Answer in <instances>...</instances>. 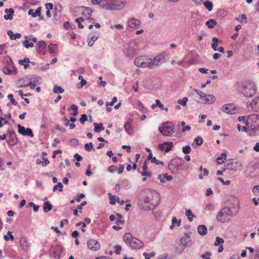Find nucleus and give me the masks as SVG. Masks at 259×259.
Masks as SVG:
<instances>
[{
	"label": "nucleus",
	"mask_w": 259,
	"mask_h": 259,
	"mask_svg": "<svg viewBox=\"0 0 259 259\" xmlns=\"http://www.w3.org/2000/svg\"><path fill=\"white\" fill-rule=\"evenodd\" d=\"M41 7H38L34 12V15H32V17L35 18L37 16L40 17L41 14Z\"/></svg>",
	"instance_id": "53"
},
{
	"label": "nucleus",
	"mask_w": 259,
	"mask_h": 259,
	"mask_svg": "<svg viewBox=\"0 0 259 259\" xmlns=\"http://www.w3.org/2000/svg\"><path fill=\"white\" fill-rule=\"evenodd\" d=\"M140 23V21L135 18L130 19L128 21V25L132 28L139 26Z\"/></svg>",
	"instance_id": "26"
},
{
	"label": "nucleus",
	"mask_w": 259,
	"mask_h": 259,
	"mask_svg": "<svg viewBox=\"0 0 259 259\" xmlns=\"http://www.w3.org/2000/svg\"><path fill=\"white\" fill-rule=\"evenodd\" d=\"M172 147L173 143L171 142H165L158 145V148L160 151H164L167 153L171 150Z\"/></svg>",
	"instance_id": "15"
},
{
	"label": "nucleus",
	"mask_w": 259,
	"mask_h": 259,
	"mask_svg": "<svg viewBox=\"0 0 259 259\" xmlns=\"http://www.w3.org/2000/svg\"><path fill=\"white\" fill-rule=\"evenodd\" d=\"M6 141L9 145L14 146L17 144L18 139L16 135H12V136L8 137Z\"/></svg>",
	"instance_id": "25"
},
{
	"label": "nucleus",
	"mask_w": 259,
	"mask_h": 259,
	"mask_svg": "<svg viewBox=\"0 0 259 259\" xmlns=\"http://www.w3.org/2000/svg\"><path fill=\"white\" fill-rule=\"evenodd\" d=\"M239 90L245 97L250 98L253 96L256 93L255 84L251 81H246L238 83Z\"/></svg>",
	"instance_id": "1"
},
{
	"label": "nucleus",
	"mask_w": 259,
	"mask_h": 259,
	"mask_svg": "<svg viewBox=\"0 0 259 259\" xmlns=\"http://www.w3.org/2000/svg\"><path fill=\"white\" fill-rule=\"evenodd\" d=\"M70 142L71 144L73 146H77L78 144V141L76 139H71Z\"/></svg>",
	"instance_id": "64"
},
{
	"label": "nucleus",
	"mask_w": 259,
	"mask_h": 259,
	"mask_svg": "<svg viewBox=\"0 0 259 259\" xmlns=\"http://www.w3.org/2000/svg\"><path fill=\"white\" fill-rule=\"evenodd\" d=\"M182 151L184 154H189L191 151V148L189 145L185 146L183 147Z\"/></svg>",
	"instance_id": "47"
},
{
	"label": "nucleus",
	"mask_w": 259,
	"mask_h": 259,
	"mask_svg": "<svg viewBox=\"0 0 259 259\" xmlns=\"http://www.w3.org/2000/svg\"><path fill=\"white\" fill-rule=\"evenodd\" d=\"M182 159L175 157L170 160L168 163V167L173 174H179L183 170Z\"/></svg>",
	"instance_id": "3"
},
{
	"label": "nucleus",
	"mask_w": 259,
	"mask_h": 259,
	"mask_svg": "<svg viewBox=\"0 0 259 259\" xmlns=\"http://www.w3.org/2000/svg\"><path fill=\"white\" fill-rule=\"evenodd\" d=\"M222 110L224 112L233 114L235 113L236 109L233 106L232 104H226L223 106Z\"/></svg>",
	"instance_id": "18"
},
{
	"label": "nucleus",
	"mask_w": 259,
	"mask_h": 259,
	"mask_svg": "<svg viewBox=\"0 0 259 259\" xmlns=\"http://www.w3.org/2000/svg\"><path fill=\"white\" fill-rule=\"evenodd\" d=\"M41 80V78L39 77L36 78L34 81H30L29 83L26 84L24 85H21L19 87L20 88H26L28 87H30V89L33 90L34 89L35 87L37 85V82H38Z\"/></svg>",
	"instance_id": "23"
},
{
	"label": "nucleus",
	"mask_w": 259,
	"mask_h": 259,
	"mask_svg": "<svg viewBox=\"0 0 259 259\" xmlns=\"http://www.w3.org/2000/svg\"><path fill=\"white\" fill-rule=\"evenodd\" d=\"M37 51L39 54L44 55L46 52L47 44L44 41H38L37 44Z\"/></svg>",
	"instance_id": "19"
},
{
	"label": "nucleus",
	"mask_w": 259,
	"mask_h": 259,
	"mask_svg": "<svg viewBox=\"0 0 259 259\" xmlns=\"http://www.w3.org/2000/svg\"><path fill=\"white\" fill-rule=\"evenodd\" d=\"M234 215V213L231 208L225 207L221 209L217 215L218 221L225 223L229 221Z\"/></svg>",
	"instance_id": "4"
},
{
	"label": "nucleus",
	"mask_w": 259,
	"mask_h": 259,
	"mask_svg": "<svg viewBox=\"0 0 259 259\" xmlns=\"http://www.w3.org/2000/svg\"><path fill=\"white\" fill-rule=\"evenodd\" d=\"M110 197V203L112 205L115 204L116 202H119V198L115 195H112L110 193H108Z\"/></svg>",
	"instance_id": "30"
},
{
	"label": "nucleus",
	"mask_w": 259,
	"mask_h": 259,
	"mask_svg": "<svg viewBox=\"0 0 259 259\" xmlns=\"http://www.w3.org/2000/svg\"><path fill=\"white\" fill-rule=\"evenodd\" d=\"M195 92L199 97L197 102L203 104H212L215 101V97L211 95H207L201 91L195 89Z\"/></svg>",
	"instance_id": "5"
},
{
	"label": "nucleus",
	"mask_w": 259,
	"mask_h": 259,
	"mask_svg": "<svg viewBox=\"0 0 259 259\" xmlns=\"http://www.w3.org/2000/svg\"><path fill=\"white\" fill-rule=\"evenodd\" d=\"M247 19V17L244 14H242V15H240L238 16V18H236V20H237V21H239L240 23H243L244 22H243V20H244L245 21H246ZM246 23V21H245L244 22V23Z\"/></svg>",
	"instance_id": "44"
},
{
	"label": "nucleus",
	"mask_w": 259,
	"mask_h": 259,
	"mask_svg": "<svg viewBox=\"0 0 259 259\" xmlns=\"http://www.w3.org/2000/svg\"><path fill=\"white\" fill-rule=\"evenodd\" d=\"M53 92L55 94H62L64 92V89L62 88L60 86L55 85L53 89Z\"/></svg>",
	"instance_id": "37"
},
{
	"label": "nucleus",
	"mask_w": 259,
	"mask_h": 259,
	"mask_svg": "<svg viewBox=\"0 0 259 259\" xmlns=\"http://www.w3.org/2000/svg\"><path fill=\"white\" fill-rule=\"evenodd\" d=\"M164 60V56L159 54L156 56L153 59H149L150 61H148V68L149 69H153L155 67L159 66L160 62H163Z\"/></svg>",
	"instance_id": "10"
},
{
	"label": "nucleus",
	"mask_w": 259,
	"mask_h": 259,
	"mask_svg": "<svg viewBox=\"0 0 259 259\" xmlns=\"http://www.w3.org/2000/svg\"><path fill=\"white\" fill-rule=\"evenodd\" d=\"M148 60L143 56L136 58L134 60L135 65L139 67H148Z\"/></svg>",
	"instance_id": "11"
},
{
	"label": "nucleus",
	"mask_w": 259,
	"mask_h": 259,
	"mask_svg": "<svg viewBox=\"0 0 259 259\" xmlns=\"http://www.w3.org/2000/svg\"><path fill=\"white\" fill-rule=\"evenodd\" d=\"M54 10L59 12V14H60L62 12V6L60 4H58L55 5Z\"/></svg>",
	"instance_id": "55"
},
{
	"label": "nucleus",
	"mask_w": 259,
	"mask_h": 259,
	"mask_svg": "<svg viewBox=\"0 0 259 259\" xmlns=\"http://www.w3.org/2000/svg\"><path fill=\"white\" fill-rule=\"evenodd\" d=\"M57 45L56 44H50L48 46L49 53L51 54H56L57 52Z\"/></svg>",
	"instance_id": "33"
},
{
	"label": "nucleus",
	"mask_w": 259,
	"mask_h": 259,
	"mask_svg": "<svg viewBox=\"0 0 259 259\" xmlns=\"http://www.w3.org/2000/svg\"><path fill=\"white\" fill-rule=\"evenodd\" d=\"M152 163H155L157 165L161 164L164 165V163L162 161L157 160L156 157L154 156V158L152 159Z\"/></svg>",
	"instance_id": "54"
},
{
	"label": "nucleus",
	"mask_w": 259,
	"mask_h": 259,
	"mask_svg": "<svg viewBox=\"0 0 259 259\" xmlns=\"http://www.w3.org/2000/svg\"><path fill=\"white\" fill-rule=\"evenodd\" d=\"M12 135H16L15 131L14 130H8L6 134V138L12 136Z\"/></svg>",
	"instance_id": "61"
},
{
	"label": "nucleus",
	"mask_w": 259,
	"mask_h": 259,
	"mask_svg": "<svg viewBox=\"0 0 259 259\" xmlns=\"http://www.w3.org/2000/svg\"><path fill=\"white\" fill-rule=\"evenodd\" d=\"M94 131L96 133H99L101 132V131H103L104 130V127H103V123H100L99 124H98L97 123H94Z\"/></svg>",
	"instance_id": "34"
},
{
	"label": "nucleus",
	"mask_w": 259,
	"mask_h": 259,
	"mask_svg": "<svg viewBox=\"0 0 259 259\" xmlns=\"http://www.w3.org/2000/svg\"><path fill=\"white\" fill-rule=\"evenodd\" d=\"M197 231L198 233L202 236L206 235L207 233V228L204 225H199L197 227Z\"/></svg>",
	"instance_id": "27"
},
{
	"label": "nucleus",
	"mask_w": 259,
	"mask_h": 259,
	"mask_svg": "<svg viewBox=\"0 0 259 259\" xmlns=\"http://www.w3.org/2000/svg\"><path fill=\"white\" fill-rule=\"evenodd\" d=\"M217 24V21L214 19H210L206 22L205 25L209 28H213Z\"/></svg>",
	"instance_id": "32"
},
{
	"label": "nucleus",
	"mask_w": 259,
	"mask_h": 259,
	"mask_svg": "<svg viewBox=\"0 0 259 259\" xmlns=\"http://www.w3.org/2000/svg\"><path fill=\"white\" fill-rule=\"evenodd\" d=\"M148 196L145 199V202L151 204H154L157 203L160 199V195L158 192L154 190H149L148 191Z\"/></svg>",
	"instance_id": "7"
},
{
	"label": "nucleus",
	"mask_w": 259,
	"mask_h": 259,
	"mask_svg": "<svg viewBox=\"0 0 259 259\" xmlns=\"http://www.w3.org/2000/svg\"><path fill=\"white\" fill-rule=\"evenodd\" d=\"M3 71L5 74H9L11 73V69L7 66H5L3 68Z\"/></svg>",
	"instance_id": "59"
},
{
	"label": "nucleus",
	"mask_w": 259,
	"mask_h": 259,
	"mask_svg": "<svg viewBox=\"0 0 259 259\" xmlns=\"http://www.w3.org/2000/svg\"><path fill=\"white\" fill-rule=\"evenodd\" d=\"M188 101V100L187 98L184 97L182 99L179 100L178 101V104L182 105L183 106H185Z\"/></svg>",
	"instance_id": "48"
},
{
	"label": "nucleus",
	"mask_w": 259,
	"mask_h": 259,
	"mask_svg": "<svg viewBox=\"0 0 259 259\" xmlns=\"http://www.w3.org/2000/svg\"><path fill=\"white\" fill-rule=\"evenodd\" d=\"M174 128V125L168 121L163 122L158 128L160 133L164 136H168L172 135L175 132Z\"/></svg>",
	"instance_id": "6"
},
{
	"label": "nucleus",
	"mask_w": 259,
	"mask_h": 259,
	"mask_svg": "<svg viewBox=\"0 0 259 259\" xmlns=\"http://www.w3.org/2000/svg\"><path fill=\"white\" fill-rule=\"evenodd\" d=\"M180 242L184 247H190L192 245V242L190 239V236L188 233H185L181 240Z\"/></svg>",
	"instance_id": "14"
},
{
	"label": "nucleus",
	"mask_w": 259,
	"mask_h": 259,
	"mask_svg": "<svg viewBox=\"0 0 259 259\" xmlns=\"http://www.w3.org/2000/svg\"><path fill=\"white\" fill-rule=\"evenodd\" d=\"M203 142V140L202 138L201 137H197L194 139L193 144L198 146H200Z\"/></svg>",
	"instance_id": "41"
},
{
	"label": "nucleus",
	"mask_w": 259,
	"mask_h": 259,
	"mask_svg": "<svg viewBox=\"0 0 259 259\" xmlns=\"http://www.w3.org/2000/svg\"><path fill=\"white\" fill-rule=\"evenodd\" d=\"M142 176L143 177H151L152 176V174L151 173V172L150 171H147V170L146 171H143L142 173Z\"/></svg>",
	"instance_id": "60"
},
{
	"label": "nucleus",
	"mask_w": 259,
	"mask_h": 259,
	"mask_svg": "<svg viewBox=\"0 0 259 259\" xmlns=\"http://www.w3.org/2000/svg\"><path fill=\"white\" fill-rule=\"evenodd\" d=\"M123 240L134 249H140L143 247L144 243L140 240L132 236L130 233H126L123 236Z\"/></svg>",
	"instance_id": "2"
},
{
	"label": "nucleus",
	"mask_w": 259,
	"mask_h": 259,
	"mask_svg": "<svg viewBox=\"0 0 259 259\" xmlns=\"http://www.w3.org/2000/svg\"><path fill=\"white\" fill-rule=\"evenodd\" d=\"M20 244L23 250L27 251L29 249V243L27 238L25 236H22L20 238Z\"/></svg>",
	"instance_id": "20"
},
{
	"label": "nucleus",
	"mask_w": 259,
	"mask_h": 259,
	"mask_svg": "<svg viewBox=\"0 0 259 259\" xmlns=\"http://www.w3.org/2000/svg\"><path fill=\"white\" fill-rule=\"evenodd\" d=\"M171 223L173 225H175V224L177 225V226H180L181 224V220H177L176 217H173L171 220Z\"/></svg>",
	"instance_id": "45"
},
{
	"label": "nucleus",
	"mask_w": 259,
	"mask_h": 259,
	"mask_svg": "<svg viewBox=\"0 0 259 259\" xmlns=\"http://www.w3.org/2000/svg\"><path fill=\"white\" fill-rule=\"evenodd\" d=\"M186 215L188 217V219L189 222H192L193 218L195 217V215L192 213L190 209H187L186 210Z\"/></svg>",
	"instance_id": "38"
},
{
	"label": "nucleus",
	"mask_w": 259,
	"mask_h": 259,
	"mask_svg": "<svg viewBox=\"0 0 259 259\" xmlns=\"http://www.w3.org/2000/svg\"><path fill=\"white\" fill-rule=\"evenodd\" d=\"M204 7L208 10V11H211L212 10L213 4L210 1L208 0L205 1L203 3Z\"/></svg>",
	"instance_id": "36"
},
{
	"label": "nucleus",
	"mask_w": 259,
	"mask_h": 259,
	"mask_svg": "<svg viewBox=\"0 0 259 259\" xmlns=\"http://www.w3.org/2000/svg\"><path fill=\"white\" fill-rule=\"evenodd\" d=\"M115 248V253L116 254H119L120 253V251L121 250V247L120 245H116L114 246Z\"/></svg>",
	"instance_id": "56"
},
{
	"label": "nucleus",
	"mask_w": 259,
	"mask_h": 259,
	"mask_svg": "<svg viewBox=\"0 0 259 259\" xmlns=\"http://www.w3.org/2000/svg\"><path fill=\"white\" fill-rule=\"evenodd\" d=\"M8 98L10 100L11 103L14 105H17L18 103L13 98V95L12 94H9L8 95Z\"/></svg>",
	"instance_id": "49"
},
{
	"label": "nucleus",
	"mask_w": 259,
	"mask_h": 259,
	"mask_svg": "<svg viewBox=\"0 0 259 259\" xmlns=\"http://www.w3.org/2000/svg\"><path fill=\"white\" fill-rule=\"evenodd\" d=\"M224 243V240L223 238L217 237L215 238V241L214 243V245L215 246H218L221 245H222Z\"/></svg>",
	"instance_id": "40"
},
{
	"label": "nucleus",
	"mask_w": 259,
	"mask_h": 259,
	"mask_svg": "<svg viewBox=\"0 0 259 259\" xmlns=\"http://www.w3.org/2000/svg\"><path fill=\"white\" fill-rule=\"evenodd\" d=\"M247 107L259 109V97H255L251 102L247 103Z\"/></svg>",
	"instance_id": "21"
},
{
	"label": "nucleus",
	"mask_w": 259,
	"mask_h": 259,
	"mask_svg": "<svg viewBox=\"0 0 259 259\" xmlns=\"http://www.w3.org/2000/svg\"><path fill=\"white\" fill-rule=\"evenodd\" d=\"M133 120L129 118L126 122L124 124V128L128 135H131L134 132L133 127L132 126Z\"/></svg>",
	"instance_id": "17"
},
{
	"label": "nucleus",
	"mask_w": 259,
	"mask_h": 259,
	"mask_svg": "<svg viewBox=\"0 0 259 259\" xmlns=\"http://www.w3.org/2000/svg\"><path fill=\"white\" fill-rule=\"evenodd\" d=\"M81 8L83 9H85L83 11V14L85 15H88L89 16L87 18V20L88 21L92 20L94 19L93 18H92L90 17V16L92 15V14L93 13V12L91 8H90L89 7H82Z\"/></svg>",
	"instance_id": "28"
},
{
	"label": "nucleus",
	"mask_w": 259,
	"mask_h": 259,
	"mask_svg": "<svg viewBox=\"0 0 259 259\" xmlns=\"http://www.w3.org/2000/svg\"><path fill=\"white\" fill-rule=\"evenodd\" d=\"M138 50L137 42L135 40H132L128 44L125 54L128 57L133 58L137 54Z\"/></svg>",
	"instance_id": "9"
},
{
	"label": "nucleus",
	"mask_w": 259,
	"mask_h": 259,
	"mask_svg": "<svg viewBox=\"0 0 259 259\" xmlns=\"http://www.w3.org/2000/svg\"><path fill=\"white\" fill-rule=\"evenodd\" d=\"M115 3L116 5H119V6H116L117 10L123 8L126 4V0H115Z\"/></svg>",
	"instance_id": "35"
},
{
	"label": "nucleus",
	"mask_w": 259,
	"mask_h": 259,
	"mask_svg": "<svg viewBox=\"0 0 259 259\" xmlns=\"http://www.w3.org/2000/svg\"><path fill=\"white\" fill-rule=\"evenodd\" d=\"M18 129V133L24 136H29L31 138L33 137V134L31 128L28 127L25 128L24 126L21 125L20 124H18L17 125Z\"/></svg>",
	"instance_id": "13"
},
{
	"label": "nucleus",
	"mask_w": 259,
	"mask_h": 259,
	"mask_svg": "<svg viewBox=\"0 0 259 259\" xmlns=\"http://www.w3.org/2000/svg\"><path fill=\"white\" fill-rule=\"evenodd\" d=\"M84 149L87 151H90L92 149H93V150L95 151V149L93 148V144L92 142L85 144Z\"/></svg>",
	"instance_id": "46"
},
{
	"label": "nucleus",
	"mask_w": 259,
	"mask_h": 259,
	"mask_svg": "<svg viewBox=\"0 0 259 259\" xmlns=\"http://www.w3.org/2000/svg\"><path fill=\"white\" fill-rule=\"evenodd\" d=\"M63 185L62 184V183L59 182L57 185H55L54 186V187L53 188V191H55L57 190V188H59L58 191L59 192H62L63 191Z\"/></svg>",
	"instance_id": "43"
},
{
	"label": "nucleus",
	"mask_w": 259,
	"mask_h": 259,
	"mask_svg": "<svg viewBox=\"0 0 259 259\" xmlns=\"http://www.w3.org/2000/svg\"><path fill=\"white\" fill-rule=\"evenodd\" d=\"M88 120V116L87 114H83L81 115V117L79 119L80 122L81 124H84L85 121H86Z\"/></svg>",
	"instance_id": "51"
},
{
	"label": "nucleus",
	"mask_w": 259,
	"mask_h": 259,
	"mask_svg": "<svg viewBox=\"0 0 259 259\" xmlns=\"http://www.w3.org/2000/svg\"><path fill=\"white\" fill-rule=\"evenodd\" d=\"M7 34L9 36L10 38L12 40L16 39L17 38H20L21 36V34L19 33H17L14 34L12 30H8L7 32Z\"/></svg>",
	"instance_id": "29"
},
{
	"label": "nucleus",
	"mask_w": 259,
	"mask_h": 259,
	"mask_svg": "<svg viewBox=\"0 0 259 259\" xmlns=\"http://www.w3.org/2000/svg\"><path fill=\"white\" fill-rule=\"evenodd\" d=\"M242 167V163L235 159H229L227 163L225 164V168L223 169L225 171L226 169L230 170L236 171L237 170H241Z\"/></svg>",
	"instance_id": "8"
},
{
	"label": "nucleus",
	"mask_w": 259,
	"mask_h": 259,
	"mask_svg": "<svg viewBox=\"0 0 259 259\" xmlns=\"http://www.w3.org/2000/svg\"><path fill=\"white\" fill-rule=\"evenodd\" d=\"M116 169L117 168H116V166L111 165L108 167V170L110 172H114L116 171Z\"/></svg>",
	"instance_id": "63"
},
{
	"label": "nucleus",
	"mask_w": 259,
	"mask_h": 259,
	"mask_svg": "<svg viewBox=\"0 0 259 259\" xmlns=\"http://www.w3.org/2000/svg\"><path fill=\"white\" fill-rule=\"evenodd\" d=\"M74 157L76 159V160L79 162V161H80L82 160V157L81 156H80L79 154H78V153H75L74 155Z\"/></svg>",
	"instance_id": "62"
},
{
	"label": "nucleus",
	"mask_w": 259,
	"mask_h": 259,
	"mask_svg": "<svg viewBox=\"0 0 259 259\" xmlns=\"http://www.w3.org/2000/svg\"><path fill=\"white\" fill-rule=\"evenodd\" d=\"M116 6H119V5L116 4L115 0H112L107 4H101L100 5L102 8L110 11L117 10Z\"/></svg>",
	"instance_id": "16"
},
{
	"label": "nucleus",
	"mask_w": 259,
	"mask_h": 259,
	"mask_svg": "<svg viewBox=\"0 0 259 259\" xmlns=\"http://www.w3.org/2000/svg\"><path fill=\"white\" fill-rule=\"evenodd\" d=\"M4 239L7 241L9 240H11V241H13L14 240V237L12 234V232L10 231H9L7 232V235H5L4 236Z\"/></svg>",
	"instance_id": "39"
},
{
	"label": "nucleus",
	"mask_w": 259,
	"mask_h": 259,
	"mask_svg": "<svg viewBox=\"0 0 259 259\" xmlns=\"http://www.w3.org/2000/svg\"><path fill=\"white\" fill-rule=\"evenodd\" d=\"M185 248L183 246H182L181 247H176L175 248V252L178 254H181L185 249Z\"/></svg>",
	"instance_id": "52"
},
{
	"label": "nucleus",
	"mask_w": 259,
	"mask_h": 259,
	"mask_svg": "<svg viewBox=\"0 0 259 259\" xmlns=\"http://www.w3.org/2000/svg\"><path fill=\"white\" fill-rule=\"evenodd\" d=\"M28 205L30 207H33V211L34 212H37L38 210L39 206L38 205H36L34 203L30 202Z\"/></svg>",
	"instance_id": "50"
},
{
	"label": "nucleus",
	"mask_w": 259,
	"mask_h": 259,
	"mask_svg": "<svg viewBox=\"0 0 259 259\" xmlns=\"http://www.w3.org/2000/svg\"><path fill=\"white\" fill-rule=\"evenodd\" d=\"M71 109L73 111V113H71V115H72L74 116H75L78 114V107L75 104H72L71 106Z\"/></svg>",
	"instance_id": "42"
},
{
	"label": "nucleus",
	"mask_w": 259,
	"mask_h": 259,
	"mask_svg": "<svg viewBox=\"0 0 259 259\" xmlns=\"http://www.w3.org/2000/svg\"><path fill=\"white\" fill-rule=\"evenodd\" d=\"M99 38V34L98 33H91L89 35L88 37V46L90 47L93 46L94 42Z\"/></svg>",
	"instance_id": "22"
},
{
	"label": "nucleus",
	"mask_w": 259,
	"mask_h": 259,
	"mask_svg": "<svg viewBox=\"0 0 259 259\" xmlns=\"http://www.w3.org/2000/svg\"><path fill=\"white\" fill-rule=\"evenodd\" d=\"M252 192L256 195H258L259 194V186L258 185L254 186L252 189Z\"/></svg>",
	"instance_id": "57"
},
{
	"label": "nucleus",
	"mask_w": 259,
	"mask_h": 259,
	"mask_svg": "<svg viewBox=\"0 0 259 259\" xmlns=\"http://www.w3.org/2000/svg\"><path fill=\"white\" fill-rule=\"evenodd\" d=\"M212 255V253L210 251H206L203 254H201L200 257L202 258H207V256H210Z\"/></svg>",
	"instance_id": "58"
},
{
	"label": "nucleus",
	"mask_w": 259,
	"mask_h": 259,
	"mask_svg": "<svg viewBox=\"0 0 259 259\" xmlns=\"http://www.w3.org/2000/svg\"><path fill=\"white\" fill-rule=\"evenodd\" d=\"M5 12L8 14L4 15V19L6 20H12L13 19V15L14 13V9L13 8L6 9L5 10Z\"/></svg>",
	"instance_id": "24"
},
{
	"label": "nucleus",
	"mask_w": 259,
	"mask_h": 259,
	"mask_svg": "<svg viewBox=\"0 0 259 259\" xmlns=\"http://www.w3.org/2000/svg\"><path fill=\"white\" fill-rule=\"evenodd\" d=\"M88 248L93 251H97L100 248V244L96 240L91 239L87 241Z\"/></svg>",
	"instance_id": "12"
},
{
	"label": "nucleus",
	"mask_w": 259,
	"mask_h": 259,
	"mask_svg": "<svg viewBox=\"0 0 259 259\" xmlns=\"http://www.w3.org/2000/svg\"><path fill=\"white\" fill-rule=\"evenodd\" d=\"M52 204L49 201H45L44 204L43 210L45 212H47L52 209Z\"/></svg>",
	"instance_id": "31"
}]
</instances>
